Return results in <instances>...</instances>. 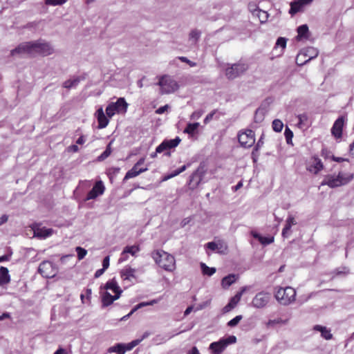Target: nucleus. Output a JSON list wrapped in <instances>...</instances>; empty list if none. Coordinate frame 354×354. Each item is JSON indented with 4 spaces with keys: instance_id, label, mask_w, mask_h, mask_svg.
<instances>
[{
    "instance_id": "1",
    "label": "nucleus",
    "mask_w": 354,
    "mask_h": 354,
    "mask_svg": "<svg viewBox=\"0 0 354 354\" xmlns=\"http://www.w3.org/2000/svg\"><path fill=\"white\" fill-rule=\"evenodd\" d=\"M353 178L354 174L339 171L337 176L334 174L326 176L321 185H328L330 188H335L347 185Z\"/></svg>"
},
{
    "instance_id": "2",
    "label": "nucleus",
    "mask_w": 354,
    "mask_h": 354,
    "mask_svg": "<svg viewBox=\"0 0 354 354\" xmlns=\"http://www.w3.org/2000/svg\"><path fill=\"white\" fill-rule=\"evenodd\" d=\"M155 262L166 271L172 272L176 268L174 257L163 250H156L152 253Z\"/></svg>"
},
{
    "instance_id": "3",
    "label": "nucleus",
    "mask_w": 354,
    "mask_h": 354,
    "mask_svg": "<svg viewBox=\"0 0 354 354\" xmlns=\"http://www.w3.org/2000/svg\"><path fill=\"white\" fill-rule=\"evenodd\" d=\"M31 56L37 55L48 56L53 53L54 49L49 42L44 39L30 41Z\"/></svg>"
},
{
    "instance_id": "4",
    "label": "nucleus",
    "mask_w": 354,
    "mask_h": 354,
    "mask_svg": "<svg viewBox=\"0 0 354 354\" xmlns=\"http://www.w3.org/2000/svg\"><path fill=\"white\" fill-rule=\"evenodd\" d=\"M296 291L290 286L286 288H280L275 293L276 299L281 305H288L295 300Z\"/></svg>"
},
{
    "instance_id": "5",
    "label": "nucleus",
    "mask_w": 354,
    "mask_h": 354,
    "mask_svg": "<svg viewBox=\"0 0 354 354\" xmlns=\"http://www.w3.org/2000/svg\"><path fill=\"white\" fill-rule=\"evenodd\" d=\"M248 69V64L239 62L233 64H227L225 74L228 80H234L242 75Z\"/></svg>"
},
{
    "instance_id": "6",
    "label": "nucleus",
    "mask_w": 354,
    "mask_h": 354,
    "mask_svg": "<svg viewBox=\"0 0 354 354\" xmlns=\"http://www.w3.org/2000/svg\"><path fill=\"white\" fill-rule=\"evenodd\" d=\"M236 342V337L234 335H230L226 338H221L217 342H214L210 344L209 349L212 351L214 354H221L226 347Z\"/></svg>"
},
{
    "instance_id": "7",
    "label": "nucleus",
    "mask_w": 354,
    "mask_h": 354,
    "mask_svg": "<svg viewBox=\"0 0 354 354\" xmlns=\"http://www.w3.org/2000/svg\"><path fill=\"white\" fill-rule=\"evenodd\" d=\"M158 85L160 86L162 94L174 93L178 88V84L176 81L167 75L162 76L159 80Z\"/></svg>"
},
{
    "instance_id": "8",
    "label": "nucleus",
    "mask_w": 354,
    "mask_h": 354,
    "mask_svg": "<svg viewBox=\"0 0 354 354\" xmlns=\"http://www.w3.org/2000/svg\"><path fill=\"white\" fill-rule=\"evenodd\" d=\"M271 299L270 293L266 291H261L257 293L252 298L250 305L257 309L266 308Z\"/></svg>"
},
{
    "instance_id": "9",
    "label": "nucleus",
    "mask_w": 354,
    "mask_h": 354,
    "mask_svg": "<svg viewBox=\"0 0 354 354\" xmlns=\"http://www.w3.org/2000/svg\"><path fill=\"white\" fill-rule=\"evenodd\" d=\"M38 272L45 278H53L56 275L57 270L51 261H44L39 264Z\"/></svg>"
},
{
    "instance_id": "10",
    "label": "nucleus",
    "mask_w": 354,
    "mask_h": 354,
    "mask_svg": "<svg viewBox=\"0 0 354 354\" xmlns=\"http://www.w3.org/2000/svg\"><path fill=\"white\" fill-rule=\"evenodd\" d=\"M238 140L242 147L245 148L250 147L255 142L254 132L250 129L241 132L238 135Z\"/></svg>"
},
{
    "instance_id": "11",
    "label": "nucleus",
    "mask_w": 354,
    "mask_h": 354,
    "mask_svg": "<svg viewBox=\"0 0 354 354\" xmlns=\"http://www.w3.org/2000/svg\"><path fill=\"white\" fill-rule=\"evenodd\" d=\"M26 55L31 56L30 41L23 42L10 51V55L14 57H23Z\"/></svg>"
},
{
    "instance_id": "12",
    "label": "nucleus",
    "mask_w": 354,
    "mask_h": 354,
    "mask_svg": "<svg viewBox=\"0 0 354 354\" xmlns=\"http://www.w3.org/2000/svg\"><path fill=\"white\" fill-rule=\"evenodd\" d=\"M181 139L179 137H176L174 139L164 140L157 147L156 152L162 153L172 148L176 147L180 142Z\"/></svg>"
},
{
    "instance_id": "13",
    "label": "nucleus",
    "mask_w": 354,
    "mask_h": 354,
    "mask_svg": "<svg viewBox=\"0 0 354 354\" xmlns=\"http://www.w3.org/2000/svg\"><path fill=\"white\" fill-rule=\"evenodd\" d=\"M318 54H319V50L314 47H308L306 48H304L301 50L299 54L297 55V61H298L299 57L301 56H304V57H308V59L300 64L297 62V64L304 65L306 63L310 61L311 59L317 57L318 56Z\"/></svg>"
},
{
    "instance_id": "14",
    "label": "nucleus",
    "mask_w": 354,
    "mask_h": 354,
    "mask_svg": "<svg viewBox=\"0 0 354 354\" xmlns=\"http://www.w3.org/2000/svg\"><path fill=\"white\" fill-rule=\"evenodd\" d=\"M105 187L103 183L100 180L97 181L93 186V187L88 192L86 200L89 201L96 198L97 196L102 195L104 192Z\"/></svg>"
},
{
    "instance_id": "15",
    "label": "nucleus",
    "mask_w": 354,
    "mask_h": 354,
    "mask_svg": "<svg viewBox=\"0 0 354 354\" xmlns=\"http://www.w3.org/2000/svg\"><path fill=\"white\" fill-rule=\"evenodd\" d=\"M345 118L339 117L334 122L331 128V133L335 138H341L342 136V129L344 124Z\"/></svg>"
},
{
    "instance_id": "16",
    "label": "nucleus",
    "mask_w": 354,
    "mask_h": 354,
    "mask_svg": "<svg viewBox=\"0 0 354 354\" xmlns=\"http://www.w3.org/2000/svg\"><path fill=\"white\" fill-rule=\"evenodd\" d=\"M95 116L98 122V129H104L109 124V119L105 115L102 107H100L95 112Z\"/></svg>"
},
{
    "instance_id": "17",
    "label": "nucleus",
    "mask_w": 354,
    "mask_h": 354,
    "mask_svg": "<svg viewBox=\"0 0 354 354\" xmlns=\"http://www.w3.org/2000/svg\"><path fill=\"white\" fill-rule=\"evenodd\" d=\"M203 176L198 170L195 171L190 176L188 183L189 188L190 189H195L201 183Z\"/></svg>"
},
{
    "instance_id": "18",
    "label": "nucleus",
    "mask_w": 354,
    "mask_h": 354,
    "mask_svg": "<svg viewBox=\"0 0 354 354\" xmlns=\"http://www.w3.org/2000/svg\"><path fill=\"white\" fill-rule=\"evenodd\" d=\"M120 297V292H117V295H112L108 291L103 292L102 296V306L106 307L111 305L114 301L119 299Z\"/></svg>"
},
{
    "instance_id": "19",
    "label": "nucleus",
    "mask_w": 354,
    "mask_h": 354,
    "mask_svg": "<svg viewBox=\"0 0 354 354\" xmlns=\"http://www.w3.org/2000/svg\"><path fill=\"white\" fill-rule=\"evenodd\" d=\"M244 290L245 288H243V290L241 292H238L235 296L230 299L229 303L223 308V312L224 313L230 312L236 307V306L240 301L242 293Z\"/></svg>"
},
{
    "instance_id": "20",
    "label": "nucleus",
    "mask_w": 354,
    "mask_h": 354,
    "mask_svg": "<svg viewBox=\"0 0 354 354\" xmlns=\"http://www.w3.org/2000/svg\"><path fill=\"white\" fill-rule=\"evenodd\" d=\"M147 170H148L147 167H143V168L139 169L138 167H137V165H134L133 167L126 173L123 180L126 181L130 178L136 177L138 175H140V174H142Z\"/></svg>"
},
{
    "instance_id": "21",
    "label": "nucleus",
    "mask_w": 354,
    "mask_h": 354,
    "mask_svg": "<svg viewBox=\"0 0 354 354\" xmlns=\"http://www.w3.org/2000/svg\"><path fill=\"white\" fill-rule=\"evenodd\" d=\"M297 224V222L295 219V218L292 215H288L286 221V225L282 230V236L284 238H288L290 234V229L292 225H295Z\"/></svg>"
},
{
    "instance_id": "22",
    "label": "nucleus",
    "mask_w": 354,
    "mask_h": 354,
    "mask_svg": "<svg viewBox=\"0 0 354 354\" xmlns=\"http://www.w3.org/2000/svg\"><path fill=\"white\" fill-rule=\"evenodd\" d=\"M323 164L322 160L317 157L312 158L311 164L308 166V169L314 174H317L323 169Z\"/></svg>"
},
{
    "instance_id": "23",
    "label": "nucleus",
    "mask_w": 354,
    "mask_h": 354,
    "mask_svg": "<svg viewBox=\"0 0 354 354\" xmlns=\"http://www.w3.org/2000/svg\"><path fill=\"white\" fill-rule=\"evenodd\" d=\"M313 329L316 331L320 332L321 336L326 340L331 339L333 337L330 330L328 329L326 326L315 325L314 326Z\"/></svg>"
},
{
    "instance_id": "24",
    "label": "nucleus",
    "mask_w": 354,
    "mask_h": 354,
    "mask_svg": "<svg viewBox=\"0 0 354 354\" xmlns=\"http://www.w3.org/2000/svg\"><path fill=\"white\" fill-rule=\"evenodd\" d=\"M104 289L106 290H111L115 295H117V292L122 293V290L120 289V286H118L116 280L113 278L111 280H109L105 286Z\"/></svg>"
},
{
    "instance_id": "25",
    "label": "nucleus",
    "mask_w": 354,
    "mask_h": 354,
    "mask_svg": "<svg viewBox=\"0 0 354 354\" xmlns=\"http://www.w3.org/2000/svg\"><path fill=\"white\" fill-rule=\"evenodd\" d=\"M53 230L51 228H37L34 230L35 236L41 239H46L52 235Z\"/></svg>"
},
{
    "instance_id": "26",
    "label": "nucleus",
    "mask_w": 354,
    "mask_h": 354,
    "mask_svg": "<svg viewBox=\"0 0 354 354\" xmlns=\"http://www.w3.org/2000/svg\"><path fill=\"white\" fill-rule=\"evenodd\" d=\"M136 269L132 268L129 266L125 267L122 270L120 274L121 277L124 280H131V279H135Z\"/></svg>"
},
{
    "instance_id": "27",
    "label": "nucleus",
    "mask_w": 354,
    "mask_h": 354,
    "mask_svg": "<svg viewBox=\"0 0 354 354\" xmlns=\"http://www.w3.org/2000/svg\"><path fill=\"white\" fill-rule=\"evenodd\" d=\"M7 268L0 267V286L7 284L10 281V277Z\"/></svg>"
},
{
    "instance_id": "28",
    "label": "nucleus",
    "mask_w": 354,
    "mask_h": 354,
    "mask_svg": "<svg viewBox=\"0 0 354 354\" xmlns=\"http://www.w3.org/2000/svg\"><path fill=\"white\" fill-rule=\"evenodd\" d=\"M297 36L296 39L297 41H300L302 39H307L308 37V26L306 24L299 26L297 29Z\"/></svg>"
},
{
    "instance_id": "29",
    "label": "nucleus",
    "mask_w": 354,
    "mask_h": 354,
    "mask_svg": "<svg viewBox=\"0 0 354 354\" xmlns=\"http://www.w3.org/2000/svg\"><path fill=\"white\" fill-rule=\"evenodd\" d=\"M117 108L118 113H126L128 107V104L124 97H120L115 102H113Z\"/></svg>"
},
{
    "instance_id": "30",
    "label": "nucleus",
    "mask_w": 354,
    "mask_h": 354,
    "mask_svg": "<svg viewBox=\"0 0 354 354\" xmlns=\"http://www.w3.org/2000/svg\"><path fill=\"white\" fill-rule=\"evenodd\" d=\"M201 35V32L197 29L192 30L189 35L190 45L196 46Z\"/></svg>"
},
{
    "instance_id": "31",
    "label": "nucleus",
    "mask_w": 354,
    "mask_h": 354,
    "mask_svg": "<svg viewBox=\"0 0 354 354\" xmlns=\"http://www.w3.org/2000/svg\"><path fill=\"white\" fill-rule=\"evenodd\" d=\"M123 343H118L113 346L108 348L107 352L109 353H116L118 354H124L125 350L124 349Z\"/></svg>"
},
{
    "instance_id": "32",
    "label": "nucleus",
    "mask_w": 354,
    "mask_h": 354,
    "mask_svg": "<svg viewBox=\"0 0 354 354\" xmlns=\"http://www.w3.org/2000/svg\"><path fill=\"white\" fill-rule=\"evenodd\" d=\"M113 140H111L109 142L104 152L102 153L101 155L97 157L98 161H103L111 155L112 152L111 145L113 144Z\"/></svg>"
},
{
    "instance_id": "33",
    "label": "nucleus",
    "mask_w": 354,
    "mask_h": 354,
    "mask_svg": "<svg viewBox=\"0 0 354 354\" xmlns=\"http://www.w3.org/2000/svg\"><path fill=\"white\" fill-rule=\"evenodd\" d=\"M236 279L235 274H228L227 276L225 277L222 279V286L223 288H228L233 283L235 282Z\"/></svg>"
},
{
    "instance_id": "34",
    "label": "nucleus",
    "mask_w": 354,
    "mask_h": 354,
    "mask_svg": "<svg viewBox=\"0 0 354 354\" xmlns=\"http://www.w3.org/2000/svg\"><path fill=\"white\" fill-rule=\"evenodd\" d=\"M80 80L79 77H74L73 79L68 80L63 83V86L66 88H75L80 83Z\"/></svg>"
},
{
    "instance_id": "35",
    "label": "nucleus",
    "mask_w": 354,
    "mask_h": 354,
    "mask_svg": "<svg viewBox=\"0 0 354 354\" xmlns=\"http://www.w3.org/2000/svg\"><path fill=\"white\" fill-rule=\"evenodd\" d=\"M265 118V112L262 109H257L254 116V122L257 124L261 123Z\"/></svg>"
},
{
    "instance_id": "36",
    "label": "nucleus",
    "mask_w": 354,
    "mask_h": 354,
    "mask_svg": "<svg viewBox=\"0 0 354 354\" xmlns=\"http://www.w3.org/2000/svg\"><path fill=\"white\" fill-rule=\"evenodd\" d=\"M199 127L198 122L189 123L184 129L183 132L189 135H193Z\"/></svg>"
},
{
    "instance_id": "37",
    "label": "nucleus",
    "mask_w": 354,
    "mask_h": 354,
    "mask_svg": "<svg viewBox=\"0 0 354 354\" xmlns=\"http://www.w3.org/2000/svg\"><path fill=\"white\" fill-rule=\"evenodd\" d=\"M201 268L202 272L204 275H207L209 277L213 275L216 272L215 268H210L207 266L205 263H201Z\"/></svg>"
},
{
    "instance_id": "38",
    "label": "nucleus",
    "mask_w": 354,
    "mask_h": 354,
    "mask_svg": "<svg viewBox=\"0 0 354 354\" xmlns=\"http://www.w3.org/2000/svg\"><path fill=\"white\" fill-rule=\"evenodd\" d=\"M125 252L128 254H131L133 257L136 256V254L140 252V248L138 245H127L124 247Z\"/></svg>"
},
{
    "instance_id": "39",
    "label": "nucleus",
    "mask_w": 354,
    "mask_h": 354,
    "mask_svg": "<svg viewBox=\"0 0 354 354\" xmlns=\"http://www.w3.org/2000/svg\"><path fill=\"white\" fill-rule=\"evenodd\" d=\"M302 6H303L301 5L299 0L298 1L292 3L290 5L289 13L291 14L292 15L296 14L301 10Z\"/></svg>"
},
{
    "instance_id": "40",
    "label": "nucleus",
    "mask_w": 354,
    "mask_h": 354,
    "mask_svg": "<svg viewBox=\"0 0 354 354\" xmlns=\"http://www.w3.org/2000/svg\"><path fill=\"white\" fill-rule=\"evenodd\" d=\"M272 127L275 132H281L283 129V124L280 120L275 119L272 121Z\"/></svg>"
},
{
    "instance_id": "41",
    "label": "nucleus",
    "mask_w": 354,
    "mask_h": 354,
    "mask_svg": "<svg viewBox=\"0 0 354 354\" xmlns=\"http://www.w3.org/2000/svg\"><path fill=\"white\" fill-rule=\"evenodd\" d=\"M287 323V320H283L281 318L275 319H269L266 324L268 328L272 327L276 324H286Z\"/></svg>"
},
{
    "instance_id": "42",
    "label": "nucleus",
    "mask_w": 354,
    "mask_h": 354,
    "mask_svg": "<svg viewBox=\"0 0 354 354\" xmlns=\"http://www.w3.org/2000/svg\"><path fill=\"white\" fill-rule=\"evenodd\" d=\"M116 112L118 113L117 108H115V106L113 104V103L111 102L109 104L106 108V113L107 116L111 118L115 115Z\"/></svg>"
},
{
    "instance_id": "43",
    "label": "nucleus",
    "mask_w": 354,
    "mask_h": 354,
    "mask_svg": "<svg viewBox=\"0 0 354 354\" xmlns=\"http://www.w3.org/2000/svg\"><path fill=\"white\" fill-rule=\"evenodd\" d=\"M140 343V340L134 339L128 344H123L124 349L126 351H131L134 347Z\"/></svg>"
},
{
    "instance_id": "44",
    "label": "nucleus",
    "mask_w": 354,
    "mask_h": 354,
    "mask_svg": "<svg viewBox=\"0 0 354 354\" xmlns=\"http://www.w3.org/2000/svg\"><path fill=\"white\" fill-rule=\"evenodd\" d=\"M186 169H187V165H183L182 167H180V168L174 170L171 174H170L169 175L166 176L165 178V180H168V179H169L171 178L176 176L177 175H178L180 173H182L184 171H185Z\"/></svg>"
},
{
    "instance_id": "45",
    "label": "nucleus",
    "mask_w": 354,
    "mask_h": 354,
    "mask_svg": "<svg viewBox=\"0 0 354 354\" xmlns=\"http://www.w3.org/2000/svg\"><path fill=\"white\" fill-rule=\"evenodd\" d=\"M287 39L285 37H279L275 44V48L281 47L283 51L286 47Z\"/></svg>"
},
{
    "instance_id": "46",
    "label": "nucleus",
    "mask_w": 354,
    "mask_h": 354,
    "mask_svg": "<svg viewBox=\"0 0 354 354\" xmlns=\"http://www.w3.org/2000/svg\"><path fill=\"white\" fill-rule=\"evenodd\" d=\"M284 136H285L287 143L288 144L291 143L292 139L293 137V133L288 127H286L285 129Z\"/></svg>"
},
{
    "instance_id": "47",
    "label": "nucleus",
    "mask_w": 354,
    "mask_h": 354,
    "mask_svg": "<svg viewBox=\"0 0 354 354\" xmlns=\"http://www.w3.org/2000/svg\"><path fill=\"white\" fill-rule=\"evenodd\" d=\"M76 252L77 253V257L79 260L83 259L87 254V250L82 247H77Z\"/></svg>"
},
{
    "instance_id": "48",
    "label": "nucleus",
    "mask_w": 354,
    "mask_h": 354,
    "mask_svg": "<svg viewBox=\"0 0 354 354\" xmlns=\"http://www.w3.org/2000/svg\"><path fill=\"white\" fill-rule=\"evenodd\" d=\"M67 0H44L46 5L50 6H60L66 2Z\"/></svg>"
},
{
    "instance_id": "49",
    "label": "nucleus",
    "mask_w": 354,
    "mask_h": 354,
    "mask_svg": "<svg viewBox=\"0 0 354 354\" xmlns=\"http://www.w3.org/2000/svg\"><path fill=\"white\" fill-rule=\"evenodd\" d=\"M242 316L241 315H237L233 319H232L230 321L228 322L227 326L230 327H234L236 326L239 322L241 320Z\"/></svg>"
},
{
    "instance_id": "50",
    "label": "nucleus",
    "mask_w": 354,
    "mask_h": 354,
    "mask_svg": "<svg viewBox=\"0 0 354 354\" xmlns=\"http://www.w3.org/2000/svg\"><path fill=\"white\" fill-rule=\"evenodd\" d=\"M274 241V237H266V236H261L259 242L264 245H269L272 243Z\"/></svg>"
},
{
    "instance_id": "51",
    "label": "nucleus",
    "mask_w": 354,
    "mask_h": 354,
    "mask_svg": "<svg viewBox=\"0 0 354 354\" xmlns=\"http://www.w3.org/2000/svg\"><path fill=\"white\" fill-rule=\"evenodd\" d=\"M210 302H211V301L208 300V301H206L201 304H198L196 306L194 310L198 311V310H201L204 309L205 308H206L207 306H208L210 304Z\"/></svg>"
},
{
    "instance_id": "52",
    "label": "nucleus",
    "mask_w": 354,
    "mask_h": 354,
    "mask_svg": "<svg viewBox=\"0 0 354 354\" xmlns=\"http://www.w3.org/2000/svg\"><path fill=\"white\" fill-rule=\"evenodd\" d=\"M178 59L183 62H185V63H187V64H189L191 67H194L196 66V62H194L191 60H189V59H187L186 57H179Z\"/></svg>"
},
{
    "instance_id": "53",
    "label": "nucleus",
    "mask_w": 354,
    "mask_h": 354,
    "mask_svg": "<svg viewBox=\"0 0 354 354\" xmlns=\"http://www.w3.org/2000/svg\"><path fill=\"white\" fill-rule=\"evenodd\" d=\"M206 247L209 249L210 250L214 251L218 248V243L212 241L209 242L206 244Z\"/></svg>"
},
{
    "instance_id": "54",
    "label": "nucleus",
    "mask_w": 354,
    "mask_h": 354,
    "mask_svg": "<svg viewBox=\"0 0 354 354\" xmlns=\"http://www.w3.org/2000/svg\"><path fill=\"white\" fill-rule=\"evenodd\" d=\"M147 306H149L148 301L140 302L133 308V312H136L138 309Z\"/></svg>"
},
{
    "instance_id": "55",
    "label": "nucleus",
    "mask_w": 354,
    "mask_h": 354,
    "mask_svg": "<svg viewBox=\"0 0 354 354\" xmlns=\"http://www.w3.org/2000/svg\"><path fill=\"white\" fill-rule=\"evenodd\" d=\"M109 261H110L109 256H106L104 258L103 261H102V268L104 270H106L109 268Z\"/></svg>"
},
{
    "instance_id": "56",
    "label": "nucleus",
    "mask_w": 354,
    "mask_h": 354,
    "mask_svg": "<svg viewBox=\"0 0 354 354\" xmlns=\"http://www.w3.org/2000/svg\"><path fill=\"white\" fill-rule=\"evenodd\" d=\"M128 254L125 252L124 249H123L122 252H121L120 257L119 259L120 262H124L127 261L128 259Z\"/></svg>"
},
{
    "instance_id": "57",
    "label": "nucleus",
    "mask_w": 354,
    "mask_h": 354,
    "mask_svg": "<svg viewBox=\"0 0 354 354\" xmlns=\"http://www.w3.org/2000/svg\"><path fill=\"white\" fill-rule=\"evenodd\" d=\"M168 108H169V105H167V104L160 106L158 109H156V113L157 114H162L168 109Z\"/></svg>"
},
{
    "instance_id": "58",
    "label": "nucleus",
    "mask_w": 354,
    "mask_h": 354,
    "mask_svg": "<svg viewBox=\"0 0 354 354\" xmlns=\"http://www.w3.org/2000/svg\"><path fill=\"white\" fill-rule=\"evenodd\" d=\"M216 113V111H212L211 113H209V114H207L205 117V118L204 119V123L207 124L208 123L210 120H212L213 118V116Z\"/></svg>"
},
{
    "instance_id": "59",
    "label": "nucleus",
    "mask_w": 354,
    "mask_h": 354,
    "mask_svg": "<svg viewBox=\"0 0 354 354\" xmlns=\"http://www.w3.org/2000/svg\"><path fill=\"white\" fill-rule=\"evenodd\" d=\"M298 120H299V124H303L307 119L308 117L306 114H300L298 115Z\"/></svg>"
},
{
    "instance_id": "60",
    "label": "nucleus",
    "mask_w": 354,
    "mask_h": 354,
    "mask_svg": "<svg viewBox=\"0 0 354 354\" xmlns=\"http://www.w3.org/2000/svg\"><path fill=\"white\" fill-rule=\"evenodd\" d=\"M105 270H104L103 268L101 269H98L97 270H96V272L95 273V278L100 277L101 275L103 274V273L104 272Z\"/></svg>"
},
{
    "instance_id": "61",
    "label": "nucleus",
    "mask_w": 354,
    "mask_h": 354,
    "mask_svg": "<svg viewBox=\"0 0 354 354\" xmlns=\"http://www.w3.org/2000/svg\"><path fill=\"white\" fill-rule=\"evenodd\" d=\"M8 216L6 214H3L0 217V225H3V223H6L8 221Z\"/></svg>"
},
{
    "instance_id": "62",
    "label": "nucleus",
    "mask_w": 354,
    "mask_h": 354,
    "mask_svg": "<svg viewBox=\"0 0 354 354\" xmlns=\"http://www.w3.org/2000/svg\"><path fill=\"white\" fill-rule=\"evenodd\" d=\"M68 150L70 151L75 153V152H77L79 151V147L76 145H71L68 147Z\"/></svg>"
},
{
    "instance_id": "63",
    "label": "nucleus",
    "mask_w": 354,
    "mask_h": 354,
    "mask_svg": "<svg viewBox=\"0 0 354 354\" xmlns=\"http://www.w3.org/2000/svg\"><path fill=\"white\" fill-rule=\"evenodd\" d=\"M53 354H67V352L64 348L60 347Z\"/></svg>"
},
{
    "instance_id": "64",
    "label": "nucleus",
    "mask_w": 354,
    "mask_h": 354,
    "mask_svg": "<svg viewBox=\"0 0 354 354\" xmlns=\"http://www.w3.org/2000/svg\"><path fill=\"white\" fill-rule=\"evenodd\" d=\"M187 354H200V353L198 348L196 346H194L190 351H189Z\"/></svg>"
}]
</instances>
